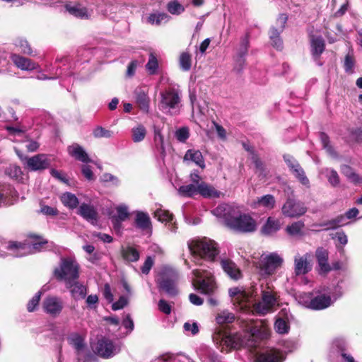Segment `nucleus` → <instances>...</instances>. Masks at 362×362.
I'll list each match as a JSON object with an SVG mask.
<instances>
[{"mask_svg": "<svg viewBox=\"0 0 362 362\" xmlns=\"http://www.w3.org/2000/svg\"><path fill=\"white\" fill-rule=\"evenodd\" d=\"M232 207L226 204H220L215 208L212 213L218 217L224 219L226 225L230 228L241 233H252L257 228V223L250 215H232Z\"/></svg>", "mask_w": 362, "mask_h": 362, "instance_id": "1", "label": "nucleus"}, {"mask_svg": "<svg viewBox=\"0 0 362 362\" xmlns=\"http://www.w3.org/2000/svg\"><path fill=\"white\" fill-rule=\"evenodd\" d=\"M188 247L197 261L214 262L219 254L218 244L206 237L191 240L188 242Z\"/></svg>", "mask_w": 362, "mask_h": 362, "instance_id": "2", "label": "nucleus"}, {"mask_svg": "<svg viewBox=\"0 0 362 362\" xmlns=\"http://www.w3.org/2000/svg\"><path fill=\"white\" fill-rule=\"evenodd\" d=\"M193 286L202 294L216 296L218 291L217 283L213 274L204 269H194Z\"/></svg>", "mask_w": 362, "mask_h": 362, "instance_id": "3", "label": "nucleus"}, {"mask_svg": "<svg viewBox=\"0 0 362 362\" xmlns=\"http://www.w3.org/2000/svg\"><path fill=\"white\" fill-rule=\"evenodd\" d=\"M54 275L59 281H63L66 286L70 287L71 281L79 277V264L72 257L62 258L59 266L54 270Z\"/></svg>", "mask_w": 362, "mask_h": 362, "instance_id": "4", "label": "nucleus"}, {"mask_svg": "<svg viewBox=\"0 0 362 362\" xmlns=\"http://www.w3.org/2000/svg\"><path fill=\"white\" fill-rule=\"evenodd\" d=\"M160 110L171 115H177L181 107V91L179 88H169L160 93Z\"/></svg>", "mask_w": 362, "mask_h": 362, "instance_id": "5", "label": "nucleus"}, {"mask_svg": "<svg viewBox=\"0 0 362 362\" xmlns=\"http://www.w3.org/2000/svg\"><path fill=\"white\" fill-rule=\"evenodd\" d=\"M342 296L341 288L337 286L333 292L327 293L318 292L315 296L313 295V303H311V310H320L329 308L339 298Z\"/></svg>", "mask_w": 362, "mask_h": 362, "instance_id": "6", "label": "nucleus"}, {"mask_svg": "<svg viewBox=\"0 0 362 362\" xmlns=\"http://www.w3.org/2000/svg\"><path fill=\"white\" fill-rule=\"evenodd\" d=\"M16 151L25 167L31 171L43 170L51 165V158L47 154L40 153L27 157L20 154L18 151Z\"/></svg>", "mask_w": 362, "mask_h": 362, "instance_id": "7", "label": "nucleus"}, {"mask_svg": "<svg viewBox=\"0 0 362 362\" xmlns=\"http://www.w3.org/2000/svg\"><path fill=\"white\" fill-rule=\"evenodd\" d=\"M47 243V242H37L33 243L11 242L8 245L7 249L12 251L11 255L13 257H21L40 252Z\"/></svg>", "mask_w": 362, "mask_h": 362, "instance_id": "8", "label": "nucleus"}, {"mask_svg": "<svg viewBox=\"0 0 362 362\" xmlns=\"http://www.w3.org/2000/svg\"><path fill=\"white\" fill-rule=\"evenodd\" d=\"M95 349L98 356L104 358H110L119 353L121 343L103 337L98 341Z\"/></svg>", "mask_w": 362, "mask_h": 362, "instance_id": "9", "label": "nucleus"}, {"mask_svg": "<svg viewBox=\"0 0 362 362\" xmlns=\"http://www.w3.org/2000/svg\"><path fill=\"white\" fill-rule=\"evenodd\" d=\"M283 258L277 253L273 252L262 257L259 263V272L263 276H269L275 272L283 263Z\"/></svg>", "mask_w": 362, "mask_h": 362, "instance_id": "10", "label": "nucleus"}, {"mask_svg": "<svg viewBox=\"0 0 362 362\" xmlns=\"http://www.w3.org/2000/svg\"><path fill=\"white\" fill-rule=\"evenodd\" d=\"M177 273L173 269H167L158 281L159 288L169 296H175L177 293Z\"/></svg>", "mask_w": 362, "mask_h": 362, "instance_id": "11", "label": "nucleus"}, {"mask_svg": "<svg viewBox=\"0 0 362 362\" xmlns=\"http://www.w3.org/2000/svg\"><path fill=\"white\" fill-rule=\"evenodd\" d=\"M68 343L76 351L78 362H90L93 358L84 353V337L78 332H72L67 337Z\"/></svg>", "mask_w": 362, "mask_h": 362, "instance_id": "12", "label": "nucleus"}, {"mask_svg": "<svg viewBox=\"0 0 362 362\" xmlns=\"http://www.w3.org/2000/svg\"><path fill=\"white\" fill-rule=\"evenodd\" d=\"M307 211L305 204L293 198H288L281 208L282 214L288 218H298Z\"/></svg>", "mask_w": 362, "mask_h": 362, "instance_id": "13", "label": "nucleus"}, {"mask_svg": "<svg viewBox=\"0 0 362 362\" xmlns=\"http://www.w3.org/2000/svg\"><path fill=\"white\" fill-rule=\"evenodd\" d=\"M257 332V329H252L250 333L245 334L244 337H247L249 338L247 341H245V339L242 338L240 334H238L235 335L226 336L223 341L225 344L230 349H238L244 346H254L255 344L253 343V341H250V338H255Z\"/></svg>", "mask_w": 362, "mask_h": 362, "instance_id": "14", "label": "nucleus"}, {"mask_svg": "<svg viewBox=\"0 0 362 362\" xmlns=\"http://www.w3.org/2000/svg\"><path fill=\"white\" fill-rule=\"evenodd\" d=\"M293 262V272L296 276L305 275L312 270V255L308 252L303 255H296Z\"/></svg>", "mask_w": 362, "mask_h": 362, "instance_id": "15", "label": "nucleus"}, {"mask_svg": "<svg viewBox=\"0 0 362 362\" xmlns=\"http://www.w3.org/2000/svg\"><path fill=\"white\" fill-rule=\"evenodd\" d=\"M276 303V298L272 291H263L262 300L254 305L255 310L260 314L265 315L271 312Z\"/></svg>", "mask_w": 362, "mask_h": 362, "instance_id": "16", "label": "nucleus"}, {"mask_svg": "<svg viewBox=\"0 0 362 362\" xmlns=\"http://www.w3.org/2000/svg\"><path fill=\"white\" fill-rule=\"evenodd\" d=\"M63 308L62 300L57 296H48L42 302L43 311L52 317L58 316L62 313Z\"/></svg>", "mask_w": 362, "mask_h": 362, "instance_id": "17", "label": "nucleus"}, {"mask_svg": "<svg viewBox=\"0 0 362 362\" xmlns=\"http://www.w3.org/2000/svg\"><path fill=\"white\" fill-rule=\"evenodd\" d=\"M229 296L234 305H238L240 310H243L247 307V303L249 300V294L243 289L238 287H233L228 291Z\"/></svg>", "mask_w": 362, "mask_h": 362, "instance_id": "18", "label": "nucleus"}, {"mask_svg": "<svg viewBox=\"0 0 362 362\" xmlns=\"http://www.w3.org/2000/svg\"><path fill=\"white\" fill-rule=\"evenodd\" d=\"M287 21V16L285 14H281L277 19V23L281 28V30L279 31L277 29L272 28L269 32V38L272 42V45L276 49L281 50L283 48V42L280 38V32L283 30L285 24Z\"/></svg>", "mask_w": 362, "mask_h": 362, "instance_id": "19", "label": "nucleus"}, {"mask_svg": "<svg viewBox=\"0 0 362 362\" xmlns=\"http://www.w3.org/2000/svg\"><path fill=\"white\" fill-rule=\"evenodd\" d=\"M325 43L323 38L320 36H312L310 39V51L314 61L318 66H322V63L320 61V57L324 52Z\"/></svg>", "mask_w": 362, "mask_h": 362, "instance_id": "20", "label": "nucleus"}, {"mask_svg": "<svg viewBox=\"0 0 362 362\" xmlns=\"http://www.w3.org/2000/svg\"><path fill=\"white\" fill-rule=\"evenodd\" d=\"M117 215L111 217V221L115 230L119 231L122 228V223L126 221L129 216L127 206L119 205L116 207Z\"/></svg>", "mask_w": 362, "mask_h": 362, "instance_id": "21", "label": "nucleus"}, {"mask_svg": "<svg viewBox=\"0 0 362 362\" xmlns=\"http://www.w3.org/2000/svg\"><path fill=\"white\" fill-rule=\"evenodd\" d=\"M65 9L71 15L81 19H88L93 13L91 9L87 8L81 4H66Z\"/></svg>", "mask_w": 362, "mask_h": 362, "instance_id": "22", "label": "nucleus"}, {"mask_svg": "<svg viewBox=\"0 0 362 362\" xmlns=\"http://www.w3.org/2000/svg\"><path fill=\"white\" fill-rule=\"evenodd\" d=\"M220 263L224 272L230 279L233 280H238L241 278V272L233 261L229 259H222Z\"/></svg>", "mask_w": 362, "mask_h": 362, "instance_id": "23", "label": "nucleus"}, {"mask_svg": "<svg viewBox=\"0 0 362 362\" xmlns=\"http://www.w3.org/2000/svg\"><path fill=\"white\" fill-rule=\"evenodd\" d=\"M285 358V354L277 350L267 351L257 356L258 362H283Z\"/></svg>", "mask_w": 362, "mask_h": 362, "instance_id": "24", "label": "nucleus"}, {"mask_svg": "<svg viewBox=\"0 0 362 362\" xmlns=\"http://www.w3.org/2000/svg\"><path fill=\"white\" fill-rule=\"evenodd\" d=\"M11 58L13 64L21 70L32 71L38 67L37 64L33 62L31 59L17 54H12Z\"/></svg>", "mask_w": 362, "mask_h": 362, "instance_id": "25", "label": "nucleus"}, {"mask_svg": "<svg viewBox=\"0 0 362 362\" xmlns=\"http://www.w3.org/2000/svg\"><path fill=\"white\" fill-rule=\"evenodd\" d=\"M328 256L329 252L326 249L319 247L316 250L315 257L320 273H327L332 269L328 263Z\"/></svg>", "mask_w": 362, "mask_h": 362, "instance_id": "26", "label": "nucleus"}, {"mask_svg": "<svg viewBox=\"0 0 362 362\" xmlns=\"http://www.w3.org/2000/svg\"><path fill=\"white\" fill-rule=\"evenodd\" d=\"M78 214L92 224L97 222L98 213L93 206L83 203L79 206Z\"/></svg>", "mask_w": 362, "mask_h": 362, "instance_id": "27", "label": "nucleus"}, {"mask_svg": "<svg viewBox=\"0 0 362 362\" xmlns=\"http://www.w3.org/2000/svg\"><path fill=\"white\" fill-rule=\"evenodd\" d=\"M136 102L140 109L145 112H148L149 107V98L148 96V90L144 87L136 88L134 90Z\"/></svg>", "mask_w": 362, "mask_h": 362, "instance_id": "28", "label": "nucleus"}, {"mask_svg": "<svg viewBox=\"0 0 362 362\" xmlns=\"http://www.w3.org/2000/svg\"><path fill=\"white\" fill-rule=\"evenodd\" d=\"M154 216L159 221L168 223L169 229L172 232L176 231L177 227L175 226V222L174 221L173 215L168 211L162 209H158L156 210Z\"/></svg>", "mask_w": 362, "mask_h": 362, "instance_id": "29", "label": "nucleus"}, {"mask_svg": "<svg viewBox=\"0 0 362 362\" xmlns=\"http://www.w3.org/2000/svg\"><path fill=\"white\" fill-rule=\"evenodd\" d=\"M135 226L142 231L151 230V222L147 213L137 211L135 212Z\"/></svg>", "mask_w": 362, "mask_h": 362, "instance_id": "30", "label": "nucleus"}, {"mask_svg": "<svg viewBox=\"0 0 362 362\" xmlns=\"http://www.w3.org/2000/svg\"><path fill=\"white\" fill-rule=\"evenodd\" d=\"M68 152L70 156L82 163H88L91 162L83 148L77 144L69 146L68 147Z\"/></svg>", "mask_w": 362, "mask_h": 362, "instance_id": "31", "label": "nucleus"}, {"mask_svg": "<svg viewBox=\"0 0 362 362\" xmlns=\"http://www.w3.org/2000/svg\"><path fill=\"white\" fill-rule=\"evenodd\" d=\"M281 223L280 220L274 217H269L262 228V233L266 235H271L280 230Z\"/></svg>", "mask_w": 362, "mask_h": 362, "instance_id": "32", "label": "nucleus"}, {"mask_svg": "<svg viewBox=\"0 0 362 362\" xmlns=\"http://www.w3.org/2000/svg\"><path fill=\"white\" fill-rule=\"evenodd\" d=\"M66 287L69 289L71 296L76 300L85 298L87 294V288L77 280L71 281L70 287Z\"/></svg>", "mask_w": 362, "mask_h": 362, "instance_id": "33", "label": "nucleus"}, {"mask_svg": "<svg viewBox=\"0 0 362 362\" xmlns=\"http://www.w3.org/2000/svg\"><path fill=\"white\" fill-rule=\"evenodd\" d=\"M199 194L204 198H218L220 197L221 192L216 190L212 185L204 182L199 184Z\"/></svg>", "mask_w": 362, "mask_h": 362, "instance_id": "34", "label": "nucleus"}, {"mask_svg": "<svg viewBox=\"0 0 362 362\" xmlns=\"http://www.w3.org/2000/svg\"><path fill=\"white\" fill-rule=\"evenodd\" d=\"M185 160H189L194 162L197 165L202 168H205V163L202 156V153L194 149H189L187 151L185 156Z\"/></svg>", "mask_w": 362, "mask_h": 362, "instance_id": "35", "label": "nucleus"}, {"mask_svg": "<svg viewBox=\"0 0 362 362\" xmlns=\"http://www.w3.org/2000/svg\"><path fill=\"white\" fill-rule=\"evenodd\" d=\"M276 204L275 198L272 194H266L261 197H258L252 204L253 208L262 206L267 209H272Z\"/></svg>", "mask_w": 362, "mask_h": 362, "instance_id": "36", "label": "nucleus"}, {"mask_svg": "<svg viewBox=\"0 0 362 362\" xmlns=\"http://www.w3.org/2000/svg\"><path fill=\"white\" fill-rule=\"evenodd\" d=\"M249 47V36L246 35L244 37L242 38L240 47L238 50V58L237 59V63L240 65V68L237 69L238 71H240L242 69V66L244 64V59L243 57L247 54V49Z\"/></svg>", "mask_w": 362, "mask_h": 362, "instance_id": "37", "label": "nucleus"}, {"mask_svg": "<svg viewBox=\"0 0 362 362\" xmlns=\"http://www.w3.org/2000/svg\"><path fill=\"white\" fill-rule=\"evenodd\" d=\"M304 227V222L298 221L288 225L285 230L291 236H302L303 235V229Z\"/></svg>", "mask_w": 362, "mask_h": 362, "instance_id": "38", "label": "nucleus"}, {"mask_svg": "<svg viewBox=\"0 0 362 362\" xmlns=\"http://www.w3.org/2000/svg\"><path fill=\"white\" fill-rule=\"evenodd\" d=\"M189 358L181 354H167L151 362H187Z\"/></svg>", "mask_w": 362, "mask_h": 362, "instance_id": "39", "label": "nucleus"}, {"mask_svg": "<svg viewBox=\"0 0 362 362\" xmlns=\"http://www.w3.org/2000/svg\"><path fill=\"white\" fill-rule=\"evenodd\" d=\"M170 19V16L165 13H151L147 19V22L151 25H159L162 23H167Z\"/></svg>", "mask_w": 362, "mask_h": 362, "instance_id": "40", "label": "nucleus"}, {"mask_svg": "<svg viewBox=\"0 0 362 362\" xmlns=\"http://www.w3.org/2000/svg\"><path fill=\"white\" fill-rule=\"evenodd\" d=\"M199 184H189L187 185H182L178 189V193L182 196L186 197H192L196 194H199Z\"/></svg>", "mask_w": 362, "mask_h": 362, "instance_id": "41", "label": "nucleus"}, {"mask_svg": "<svg viewBox=\"0 0 362 362\" xmlns=\"http://www.w3.org/2000/svg\"><path fill=\"white\" fill-rule=\"evenodd\" d=\"M60 199L64 206L71 209L76 208L79 203L76 195L71 192L62 194Z\"/></svg>", "mask_w": 362, "mask_h": 362, "instance_id": "42", "label": "nucleus"}, {"mask_svg": "<svg viewBox=\"0 0 362 362\" xmlns=\"http://www.w3.org/2000/svg\"><path fill=\"white\" fill-rule=\"evenodd\" d=\"M321 173L325 175L329 183L332 187H337L340 182L339 176L337 172L332 168H325L322 170Z\"/></svg>", "mask_w": 362, "mask_h": 362, "instance_id": "43", "label": "nucleus"}, {"mask_svg": "<svg viewBox=\"0 0 362 362\" xmlns=\"http://www.w3.org/2000/svg\"><path fill=\"white\" fill-rule=\"evenodd\" d=\"M123 258L128 262H136L139 259V251L133 247H127L122 250Z\"/></svg>", "mask_w": 362, "mask_h": 362, "instance_id": "44", "label": "nucleus"}, {"mask_svg": "<svg viewBox=\"0 0 362 362\" xmlns=\"http://www.w3.org/2000/svg\"><path fill=\"white\" fill-rule=\"evenodd\" d=\"M14 45L18 48V51L23 54L33 55V49L27 40L23 38H18L15 40Z\"/></svg>", "mask_w": 362, "mask_h": 362, "instance_id": "45", "label": "nucleus"}, {"mask_svg": "<svg viewBox=\"0 0 362 362\" xmlns=\"http://www.w3.org/2000/svg\"><path fill=\"white\" fill-rule=\"evenodd\" d=\"M345 218L346 216L341 215L335 218L330 220L326 223H323L322 224H320V226H325L326 227V229H335L339 226H344L346 224L345 222Z\"/></svg>", "mask_w": 362, "mask_h": 362, "instance_id": "46", "label": "nucleus"}, {"mask_svg": "<svg viewBox=\"0 0 362 362\" xmlns=\"http://www.w3.org/2000/svg\"><path fill=\"white\" fill-rule=\"evenodd\" d=\"M295 177L305 187L307 188L310 187V181L309 179L305 175L304 170L300 165L298 168L294 169L291 171Z\"/></svg>", "mask_w": 362, "mask_h": 362, "instance_id": "47", "label": "nucleus"}, {"mask_svg": "<svg viewBox=\"0 0 362 362\" xmlns=\"http://www.w3.org/2000/svg\"><path fill=\"white\" fill-rule=\"evenodd\" d=\"M235 320V315L228 312V310H223L218 313L216 317V322L218 325H224L231 323Z\"/></svg>", "mask_w": 362, "mask_h": 362, "instance_id": "48", "label": "nucleus"}, {"mask_svg": "<svg viewBox=\"0 0 362 362\" xmlns=\"http://www.w3.org/2000/svg\"><path fill=\"white\" fill-rule=\"evenodd\" d=\"M179 63L180 68L182 71H187L190 70L192 66L191 55L187 52L181 53L180 56Z\"/></svg>", "mask_w": 362, "mask_h": 362, "instance_id": "49", "label": "nucleus"}, {"mask_svg": "<svg viewBox=\"0 0 362 362\" xmlns=\"http://www.w3.org/2000/svg\"><path fill=\"white\" fill-rule=\"evenodd\" d=\"M252 163L255 164L257 173H259V176L265 177V168L262 161L259 159V156L253 151H251V157Z\"/></svg>", "mask_w": 362, "mask_h": 362, "instance_id": "50", "label": "nucleus"}, {"mask_svg": "<svg viewBox=\"0 0 362 362\" xmlns=\"http://www.w3.org/2000/svg\"><path fill=\"white\" fill-rule=\"evenodd\" d=\"M146 69L150 75L156 74L158 69V62L154 54H150L148 61L146 64Z\"/></svg>", "mask_w": 362, "mask_h": 362, "instance_id": "51", "label": "nucleus"}, {"mask_svg": "<svg viewBox=\"0 0 362 362\" xmlns=\"http://www.w3.org/2000/svg\"><path fill=\"white\" fill-rule=\"evenodd\" d=\"M146 134V128L139 124L137 127L132 129V140L137 143L140 142L145 138Z\"/></svg>", "mask_w": 362, "mask_h": 362, "instance_id": "52", "label": "nucleus"}, {"mask_svg": "<svg viewBox=\"0 0 362 362\" xmlns=\"http://www.w3.org/2000/svg\"><path fill=\"white\" fill-rule=\"evenodd\" d=\"M313 293H300L297 295V300L300 304L304 307L311 309V303H313Z\"/></svg>", "mask_w": 362, "mask_h": 362, "instance_id": "53", "label": "nucleus"}, {"mask_svg": "<svg viewBox=\"0 0 362 362\" xmlns=\"http://www.w3.org/2000/svg\"><path fill=\"white\" fill-rule=\"evenodd\" d=\"M6 173L11 178L16 180H20L22 179L23 173L20 167L16 165H11L6 169Z\"/></svg>", "mask_w": 362, "mask_h": 362, "instance_id": "54", "label": "nucleus"}, {"mask_svg": "<svg viewBox=\"0 0 362 362\" xmlns=\"http://www.w3.org/2000/svg\"><path fill=\"white\" fill-rule=\"evenodd\" d=\"M168 11L173 15H180L185 11V7L177 1L173 0L167 4Z\"/></svg>", "mask_w": 362, "mask_h": 362, "instance_id": "55", "label": "nucleus"}, {"mask_svg": "<svg viewBox=\"0 0 362 362\" xmlns=\"http://www.w3.org/2000/svg\"><path fill=\"white\" fill-rule=\"evenodd\" d=\"M341 172L348 179L351 180V181H353L354 182H358L360 180L358 175L354 173V170L349 165H341Z\"/></svg>", "mask_w": 362, "mask_h": 362, "instance_id": "56", "label": "nucleus"}, {"mask_svg": "<svg viewBox=\"0 0 362 362\" xmlns=\"http://www.w3.org/2000/svg\"><path fill=\"white\" fill-rule=\"evenodd\" d=\"M93 135L95 138H110L112 136L113 132L101 126H98L93 129Z\"/></svg>", "mask_w": 362, "mask_h": 362, "instance_id": "57", "label": "nucleus"}, {"mask_svg": "<svg viewBox=\"0 0 362 362\" xmlns=\"http://www.w3.org/2000/svg\"><path fill=\"white\" fill-rule=\"evenodd\" d=\"M274 329L279 334H286L288 332L289 326L286 321L279 318L274 323Z\"/></svg>", "mask_w": 362, "mask_h": 362, "instance_id": "58", "label": "nucleus"}, {"mask_svg": "<svg viewBox=\"0 0 362 362\" xmlns=\"http://www.w3.org/2000/svg\"><path fill=\"white\" fill-rule=\"evenodd\" d=\"M154 140L157 148L160 151L161 154L165 153V147H164V139L161 132L159 129H156L154 132Z\"/></svg>", "mask_w": 362, "mask_h": 362, "instance_id": "59", "label": "nucleus"}, {"mask_svg": "<svg viewBox=\"0 0 362 362\" xmlns=\"http://www.w3.org/2000/svg\"><path fill=\"white\" fill-rule=\"evenodd\" d=\"M42 292L38 291L35 295L30 300L28 303L27 309L29 312L35 310V308L38 305L40 300Z\"/></svg>", "mask_w": 362, "mask_h": 362, "instance_id": "60", "label": "nucleus"}, {"mask_svg": "<svg viewBox=\"0 0 362 362\" xmlns=\"http://www.w3.org/2000/svg\"><path fill=\"white\" fill-rule=\"evenodd\" d=\"M284 161L286 162L288 168L290 169L291 172L294 169L298 168L300 165L299 163L291 156L285 155L284 156Z\"/></svg>", "mask_w": 362, "mask_h": 362, "instance_id": "61", "label": "nucleus"}, {"mask_svg": "<svg viewBox=\"0 0 362 362\" xmlns=\"http://www.w3.org/2000/svg\"><path fill=\"white\" fill-rule=\"evenodd\" d=\"M320 139L322 144L323 147L327 150V151L331 156H335V153L334 149L331 146L329 145V137L325 133L320 134Z\"/></svg>", "mask_w": 362, "mask_h": 362, "instance_id": "62", "label": "nucleus"}, {"mask_svg": "<svg viewBox=\"0 0 362 362\" xmlns=\"http://www.w3.org/2000/svg\"><path fill=\"white\" fill-rule=\"evenodd\" d=\"M176 139L180 142H185L189 138V130L187 128H180L175 132Z\"/></svg>", "mask_w": 362, "mask_h": 362, "instance_id": "63", "label": "nucleus"}, {"mask_svg": "<svg viewBox=\"0 0 362 362\" xmlns=\"http://www.w3.org/2000/svg\"><path fill=\"white\" fill-rule=\"evenodd\" d=\"M183 327L186 332L190 333L192 335H195L199 332V327L197 322H185Z\"/></svg>", "mask_w": 362, "mask_h": 362, "instance_id": "64", "label": "nucleus"}]
</instances>
